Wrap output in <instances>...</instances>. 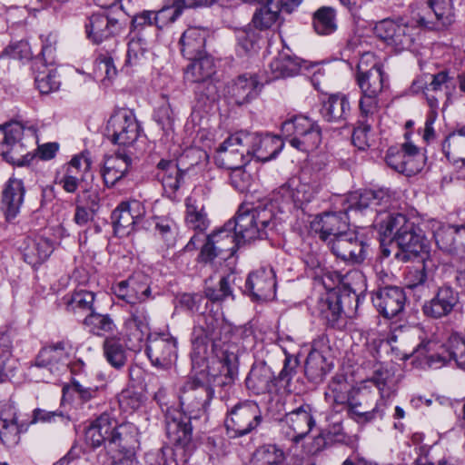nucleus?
<instances>
[{
  "instance_id": "nucleus-1",
  "label": "nucleus",
  "mask_w": 465,
  "mask_h": 465,
  "mask_svg": "<svg viewBox=\"0 0 465 465\" xmlns=\"http://www.w3.org/2000/svg\"><path fill=\"white\" fill-rule=\"evenodd\" d=\"M193 342L200 353L201 347L205 352L211 343L212 357L208 361L209 374L214 384L229 385L237 375V355L228 344L230 336L228 327L222 320L212 313L199 316L197 325L193 331Z\"/></svg>"
},
{
  "instance_id": "nucleus-2",
  "label": "nucleus",
  "mask_w": 465,
  "mask_h": 465,
  "mask_svg": "<svg viewBox=\"0 0 465 465\" xmlns=\"http://www.w3.org/2000/svg\"><path fill=\"white\" fill-rule=\"evenodd\" d=\"M35 140L34 126L25 127L19 122L0 125V156L13 165L29 164L35 157L29 149Z\"/></svg>"
},
{
  "instance_id": "nucleus-3",
  "label": "nucleus",
  "mask_w": 465,
  "mask_h": 465,
  "mask_svg": "<svg viewBox=\"0 0 465 465\" xmlns=\"http://www.w3.org/2000/svg\"><path fill=\"white\" fill-rule=\"evenodd\" d=\"M242 244L267 235V229L274 227L273 213L266 206L248 208L241 206L233 220L228 221Z\"/></svg>"
},
{
  "instance_id": "nucleus-4",
  "label": "nucleus",
  "mask_w": 465,
  "mask_h": 465,
  "mask_svg": "<svg viewBox=\"0 0 465 465\" xmlns=\"http://www.w3.org/2000/svg\"><path fill=\"white\" fill-rule=\"evenodd\" d=\"M321 190L316 179L292 177L272 193V202L282 209H303Z\"/></svg>"
},
{
  "instance_id": "nucleus-5",
  "label": "nucleus",
  "mask_w": 465,
  "mask_h": 465,
  "mask_svg": "<svg viewBox=\"0 0 465 465\" xmlns=\"http://www.w3.org/2000/svg\"><path fill=\"white\" fill-rule=\"evenodd\" d=\"M201 376L203 380L201 377L187 380L181 388L179 396L181 411L195 418L198 413L205 411L214 395V387L224 386L214 384L209 374V365L206 373H201Z\"/></svg>"
},
{
  "instance_id": "nucleus-6",
  "label": "nucleus",
  "mask_w": 465,
  "mask_h": 465,
  "mask_svg": "<svg viewBox=\"0 0 465 465\" xmlns=\"http://www.w3.org/2000/svg\"><path fill=\"white\" fill-rule=\"evenodd\" d=\"M73 346L69 341H59L43 347L36 354L35 360L27 364L26 375L35 381L45 380V373L39 374L37 371H47L54 374L67 365V361Z\"/></svg>"
},
{
  "instance_id": "nucleus-7",
  "label": "nucleus",
  "mask_w": 465,
  "mask_h": 465,
  "mask_svg": "<svg viewBox=\"0 0 465 465\" xmlns=\"http://www.w3.org/2000/svg\"><path fill=\"white\" fill-rule=\"evenodd\" d=\"M361 91L359 111L368 118L376 116L380 111V97L389 88V76L383 68L367 74L355 75Z\"/></svg>"
},
{
  "instance_id": "nucleus-8",
  "label": "nucleus",
  "mask_w": 465,
  "mask_h": 465,
  "mask_svg": "<svg viewBox=\"0 0 465 465\" xmlns=\"http://www.w3.org/2000/svg\"><path fill=\"white\" fill-rule=\"evenodd\" d=\"M282 132L289 137V143L302 152H312L322 143V130L317 122L305 115H296L285 121Z\"/></svg>"
},
{
  "instance_id": "nucleus-9",
  "label": "nucleus",
  "mask_w": 465,
  "mask_h": 465,
  "mask_svg": "<svg viewBox=\"0 0 465 465\" xmlns=\"http://www.w3.org/2000/svg\"><path fill=\"white\" fill-rule=\"evenodd\" d=\"M464 351L465 340L453 333L443 344L432 340L422 341L414 352L417 357L426 359L430 367L440 368L451 361H456Z\"/></svg>"
},
{
  "instance_id": "nucleus-10",
  "label": "nucleus",
  "mask_w": 465,
  "mask_h": 465,
  "mask_svg": "<svg viewBox=\"0 0 465 465\" xmlns=\"http://www.w3.org/2000/svg\"><path fill=\"white\" fill-rule=\"evenodd\" d=\"M242 244L228 222L219 230L207 236L199 259L203 262H211L216 257L226 260L232 257Z\"/></svg>"
},
{
  "instance_id": "nucleus-11",
  "label": "nucleus",
  "mask_w": 465,
  "mask_h": 465,
  "mask_svg": "<svg viewBox=\"0 0 465 465\" xmlns=\"http://www.w3.org/2000/svg\"><path fill=\"white\" fill-rule=\"evenodd\" d=\"M140 127L133 112L118 109L109 117L104 134L114 144L132 145L138 138Z\"/></svg>"
},
{
  "instance_id": "nucleus-12",
  "label": "nucleus",
  "mask_w": 465,
  "mask_h": 465,
  "mask_svg": "<svg viewBox=\"0 0 465 465\" xmlns=\"http://www.w3.org/2000/svg\"><path fill=\"white\" fill-rule=\"evenodd\" d=\"M262 421V412L254 401L236 404L225 419V427L231 437H242L255 430Z\"/></svg>"
},
{
  "instance_id": "nucleus-13",
  "label": "nucleus",
  "mask_w": 465,
  "mask_h": 465,
  "mask_svg": "<svg viewBox=\"0 0 465 465\" xmlns=\"http://www.w3.org/2000/svg\"><path fill=\"white\" fill-rule=\"evenodd\" d=\"M312 407L303 403L280 420L281 432L293 443L302 440L315 426Z\"/></svg>"
},
{
  "instance_id": "nucleus-14",
  "label": "nucleus",
  "mask_w": 465,
  "mask_h": 465,
  "mask_svg": "<svg viewBox=\"0 0 465 465\" xmlns=\"http://www.w3.org/2000/svg\"><path fill=\"white\" fill-rule=\"evenodd\" d=\"M431 229L437 247L451 256L465 258V224L450 225L431 221Z\"/></svg>"
},
{
  "instance_id": "nucleus-15",
  "label": "nucleus",
  "mask_w": 465,
  "mask_h": 465,
  "mask_svg": "<svg viewBox=\"0 0 465 465\" xmlns=\"http://www.w3.org/2000/svg\"><path fill=\"white\" fill-rule=\"evenodd\" d=\"M331 252L345 262L361 263L367 257L368 244L355 231L348 230L328 242Z\"/></svg>"
},
{
  "instance_id": "nucleus-16",
  "label": "nucleus",
  "mask_w": 465,
  "mask_h": 465,
  "mask_svg": "<svg viewBox=\"0 0 465 465\" xmlns=\"http://www.w3.org/2000/svg\"><path fill=\"white\" fill-rule=\"evenodd\" d=\"M348 412L358 423H368L384 415L382 401H376L375 395L366 390H355L347 401Z\"/></svg>"
},
{
  "instance_id": "nucleus-17",
  "label": "nucleus",
  "mask_w": 465,
  "mask_h": 465,
  "mask_svg": "<svg viewBox=\"0 0 465 465\" xmlns=\"http://www.w3.org/2000/svg\"><path fill=\"white\" fill-rule=\"evenodd\" d=\"M146 354L155 367L169 368L177 358V341L168 334L150 335L147 338Z\"/></svg>"
},
{
  "instance_id": "nucleus-18",
  "label": "nucleus",
  "mask_w": 465,
  "mask_h": 465,
  "mask_svg": "<svg viewBox=\"0 0 465 465\" xmlns=\"http://www.w3.org/2000/svg\"><path fill=\"white\" fill-rule=\"evenodd\" d=\"M376 33L388 45L401 51L410 48L414 42L415 26L412 23H398L383 20L376 25Z\"/></svg>"
},
{
  "instance_id": "nucleus-19",
  "label": "nucleus",
  "mask_w": 465,
  "mask_h": 465,
  "mask_svg": "<svg viewBox=\"0 0 465 465\" xmlns=\"http://www.w3.org/2000/svg\"><path fill=\"white\" fill-rule=\"evenodd\" d=\"M348 208L339 212H326L317 215L311 223L312 230L321 240L329 242L349 230Z\"/></svg>"
},
{
  "instance_id": "nucleus-20",
  "label": "nucleus",
  "mask_w": 465,
  "mask_h": 465,
  "mask_svg": "<svg viewBox=\"0 0 465 465\" xmlns=\"http://www.w3.org/2000/svg\"><path fill=\"white\" fill-rule=\"evenodd\" d=\"M191 416L181 410H168L165 414V430L170 442L177 447L188 448L192 442Z\"/></svg>"
},
{
  "instance_id": "nucleus-21",
  "label": "nucleus",
  "mask_w": 465,
  "mask_h": 465,
  "mask_svg": "<svg viewBox=\"0 0 465 465\" xmlns=\"http://www.w3.org/2000/svg\"><path fill=\"white\" fill-rule=\"evenodd\" d=\"M124 328L130 349H140L143 341L150 336V317L143 304L131 305Z\"/></svg>"
},
{
  "instance_id": "nucleus-22",
  "label": "nucleus",
  "mask_w": 465,
  "mask_h": 465,
  "mask_svg": "<svg viewBox=\"0 0 465 465\" xmlns=\"http://www.w3.org/2000/svg\"><path fill=\"white\" fill-rule=\"evenodd\" d=\"M87 38L99 45L123 31V25L118 19L106 13H96L90 15L84 25Z\"/></svg>"
},
{
  "instance_id": "nucleus-23",
  "label": "nucleus",
  "mask_w": 465,
  "mask_h": 465,
  "mask_svg": "<svg viewBox=\"0 0 465 465\" xmlns=\"http://www.w3.org/2000/svg\"><path fill=\"white\" fill-rule=\"evenodd\" d=\"M27 430L25 423L18 421L16 408L8 402L0 403V440L6 448L17 446L21 434Z\"/></svg>"
},
{
  "instance_id": "nucleus-24",
  "label": "nucleus",
  "mask_w": 465,
  "mask_h": 465,
  "mask_svg": "<svg viewBox=\"0 0 465 465\" xmlns=\"http://www.w3.org/2000/svg\"><path fill=\"white\" fill-rule=\"evenodd\" d=\"M372 303L385 318L391 319L403 313L406 304L404 291L396 286H386L372 294Z\"/></svg>"
},
{
  "instance_id": "nucleus-25",
  "label": "nucleus",
  "mask_w": 465,
  "mask_h": 465,
  "mask_svg": "<svg viewBox=\"0 0 465 465\" xmlns=\"http://www.w3.org/2000/svg\"><path fill=\"white\" fill-rule=\"evenodd\" d=\"M112 292L131 305L143 304L152 297L147 279L141 275H133L127 280L113 284Z\"/></svg>"
},
{
  "instance_id": "nucleus-26",
  "label": "nucleus",
  "mask_w": 465,
  "mask_h": 465,
  "mask_svg": "<svg viewBox=\"0 0 465 465\" xmlns=\"http://www.w3.org/2000/svg\"><path fill=\"white\" fill-rule=\"evenodd\" d=\"M108 448L120 455L136 457V451L140 449V432L137 426L132 422L119 423L117 420Z\"/></svg>"
},
{
  "instance_id": "nucleus-27",
  "label": "nucleus",
  "mask_w": 465,
  "mask_h": 465,
  "mask_svg": "<svg viewBox=\"0 0 465 465\" xmlns=\"http://www.w3.org/2000/svg\"><path fill=\"white\" fill-rule=\"evenodd\" d=\"M116 421V418L110 413H102L86 427L85 443L93 449L102 445L108 448Z\"/></svg>"
},
{
  "instance_id": "nucleus-28",
  "label": "nucleus",
  "mask_w": 465,
  "mask_h": 465,
  "mask_svg": "<svg viewBox=\"0 0 465 465\" xmlns=\"http://www.w3.org/2000/svg\"><path fill=\"white\" fill-rule=\"evenodd\" d=\"M276 282L272 269L262 268L249 274L245 288L255 300H269L275 295Z\"/></svg>"
},
{
  "instance_id": "nucleus-29",
  "label": "nucleus",
  "mask_w": 465,
  "mask_h": 465,
  "mask_svg": "<svg viewBox=\"0 0 465 465\" xmlns=\"http://www.w3.org/2000/svg\"><path fill=\"white\" fill-rule=\"evenodd\" d=\"M262 84L256 74H243L235 78L228 86V94L236 104L242 105L255 99Z\"/></svg>"
},
{
  "instance_id": "nucleus-30",
  "label": "nucleus",
  "mask_w": 465,
  "mask_h": 465,
  "mask_svg": "<svg viewBox=\"0 0 465 465\" xmlns=\"http://www.w3.org/2000/svg\"><path fill=\"white\" fill-rule=\"evenodd\" d=\"M131 165L132 158L126 153L105 155L100 170L104 184L107 187L114 186L127 174Z\"/></svg>"
},
{
  "instance_id": "nucleus-31",
  "label": "nucleus",
  "mask_w": 465,
  "mask_h": 465,
  "mask_svg": "<svg viewBox=\"0 0 465 465\" xmlns=\"http://www.w3.org/2000/svg\"><path fill=\"white\" fill-rule=\"evenodd\" d=\"M458 303V294L450 287H441L436 295L422 306L424 314L433 319L449 315Z\"/></svg>"
},
{
  "instance_id": "nucleus-32",
  "label": "nucleus",
  "mask_w": 465,
  "mask_h": 465,
  "mask_svg": "<svg viewBox=\"0 0 465 465\" xmlns=\"http://www.w3.org/2000/svg\"><path fill=\"white\" fill-rule=\"evenodd\" d=\"M156 169V176L163 185L164 194L170 199H174L183 182V171L175 161L165 159L157 163Z\"/></svg>"
},
{
  "instance_id": "nucleus-33",
  "label": "nucleus",
  "mask_w": 465,
  "mask_h": 465,
  "mask_svg": "<svg viewBox=\"0 0 465 465\" xmlns=\"http://www.w3.org/2000/svg\"><path fill=\"white\" fill-rule=\"evenodd\" d=\"M246 386L254 394L268 393L276 386V377L266 363H255L246 378Z\"/></svg>"
},
{
  "instance_id": "nucleus-34",
  "label": "nucleus",
  "mask_w": 465,
  "mask_h": 465,
  "mask_svg": "<svg viewBox=\"0 0 465 465\" xmlns=\"http://www.w3.org/2000/svg\"><path fill=\"white\" fill-rule=\"evenodd\" d=\"M25 189L22 180L11 177L2 192V208L7 219L15 218L24 203Z\"/></svg>"
},
{
  "instance_id": "nucleus-35",
  "label": "nucleus",
  "mask_w": 465,
  "mask_h": 465,
  "mask_svg": "<svg viewBox=\"0 0 465 465\" xmlns=\"http://www.w3.org/2000/svg\"><path fill=\"white\" fill-rule=\"evenodd\" d=\"M343 297V294L332 292L319 303V311L322 318L331 328L340 327V322L345 313V305H351Z\"/></svg>"
},
{
  "instance_id": "nucleus-36",
  "label": "nucleus",
  "mask_w": 465,
  "mask_h": 465,
  "mask_svg": "<svg viewBox=\"0 0 465 465\" xmlns=\"http://www.w3.org/2000/svg\"><path fill=\"white\" fill-rule=\"evenodd\" d=\"M393 241L400 249L395 253V258L401 262L409 261L410 253H418L423 247V235L414 223L409 229L403 230Z\"/></svg>"
},
{
  "instance_id": "nucleus-37",
  "label": "nucleus",
  "mask_w": 465,
  "mask_h": 465,
  "mask_svg": "<svg viewBox=\"0 0 465 465\" xmlns=\"http://www.w3.org/2000/svg\"><path fill=\"white\" fill-rule=\"evenodd\" d=\"M393 202L394 195L389 189L365 190L358 198L357 208H372L380 217L387 213L386 210L392 206Z\"/></svg>"
},
{
  "instance_id": "nucleus-38",
  "label": "nucleus",
  "mask_w": 465,
  "mask_h": 465,
  "mask_svg": "<svg viewBox=\"0 0 465 465\" xmlns=\"http://www.w3.org/2000/svg\"><path fill=\"white\" fill-rule=\"evenodd\" d=\"M441 150L449 162L465 166V126L450 133L441 143Z\"/></svg>"
},
{
  "instance_id": "nucleus-39",
  "label": "nucleus",
  "mask_w": 465,
  "mask_h": 465,
  "mask_svg": "<svg viewBox=\"0 0 465 465\" xmlns=\"http://www.w3.org/2000/svg\"><path fill=\"white\" fill-rule=\"evenodd\" d=\"M207 32L199 27H189L182 35L179 44L182 54L189 59H195L205 54Z\"/></svg>"
},
{
  "instance_id": "nucleus-40",
  "label": "nucleus",
  "mask_w": 465,
  "mask_h": 465,
  "mask_svg": "<svg viewBox=\"0 0 465 465\" xmlns=\"http://www.w3.org/2000/svg\"><path fill=\"white\" fill-rule=\"evenodd\" d=\"M140 203L138 202L122 203L112 213L114 230L121 233H129L140 219Z\"/></svg>"
},
{
  "instance_id": "nucleus-41",
  "label": "nucleus",
  "mask_w": 465,
  "mask_h": 465,
  "mask_svg": "<svg viewBox=\"0 0 465 465\" xmlns=\"http://www.w3.org/2000/svg\"><path fill=\"white\" fill-rule=\"evenodd\" d=\"M456 82L447 70H442L437 74H431V80L429 84L425 83L420 88L426 95V99L430 108H437L439 104L438 98L430 95V92H442L444 91L447 97L455 90Z\"/></svg>"
},
{
  "instance_id": "nucleus-42",
  "label": "nucleus",
  "mask_w": 465,
  "mask_h": 465,
  "mask_svg": "<svg viewBox=\"0 0 465 465\" xmlns=\"http://www.w3.org/2000/svg\"><path fill=\"white\" fill-rule=\"evenodd\" d=\"M351 112L349 98L343 94H334L328 96L322 103L321 114L330 123H339L347 119Z\"/></svg>"
},
{
  "instance_id": "nucleus-43",
  "label": "nucleus",
  "mask_w": 465,
  "mask_h": 465,
  "mask_svg": "<svg viewBox=\"0 0 465 465\" xmlns=\"http://www.w3.org/2000/svg\"><path fill=\"white\" fill-rule=\"evenodd\" d=\"M413 222L400 213H387L377 217L376 227L379 234L385 239H396L403 230L409 229Z\"/></svg>"
},
{
  "instance_id": "nucleus-44",
  "label": "nucleus",
  "mask_w": 465,
  "mask_h": 465,
  "mask_svg": "<svg viewBox=\"0 0 465 465\" xmlns=\"http://www.w3.org/2000/svg\"><path fill=\"white\" fill-rule=\"evenodd\" d=\"M283 141L277 135L255 133L252 159L267 162L275 158L283 148Z\"/></svg>"
},
{
  "instance_id": "nucleus-45",
  "label": "nucleus",
  "mask_w": 465,
  "mask_h": 465,
  "mask_svg": "<svg viewBox=\"0 0 465 465\" xmlns=\"http://www.w3.org/2000/svg\"><path fill=\"white\" fill-rule=\"evenodd\" d=\"M197 193L193 192L185 199V223L188 228L203 232L209 227V219L204 205L197 199Z\"/></svg>"
},
{
  "instance_id": "nucleus-46",
  "label": "nucleus",
  "mask_w": 465,
  "mask_h": 465,
  "mask_svg": "<svg viewBox=\"0 0 465 465\" xmlns=\"http://www.w3.org/2000/svg\"><path fill=\"white\" fill-rule=\"evenodd\" d=\"M280 5V0H268L265 5L257 8L252 18L253 27L260 31H265L277 25L281 21Z\"/></svg>"
},
{
  "instance_id": "nucleus-47",
  "label": "nucleus",
  "mask_w": 465,
  "mask_h": 465,
  "mask_svg": "<svg viewBox=\"0 0 465 465\" xmlns=\"http://www.w3.org/2000/svg\"><path fill=\"white\" fill-rule=\"evenodd\" d=\"M191 64L185 70V78L193 83H206L215 74L214 60L205 54L195 59H190Z\"/></svg>"
},
{
  "instance_id": "nucleus-48",
  "label": "nucleus",
  "mask_w": 465,
  "mask_h": 465,
  "mask_svg": "<svg viewBox=\"0 0 465 465\" xmlns=\"http://www.w3.org/2000/svg\"><path fill=\"white\" fill-rule=\"evenodd\" d=\"M269 67L272 79L291 77L300 73L302 61L282 52L270 63Z\"/></svg>"
},
{
  "instance_id": "nucleus-49",
  "label": "nucleus",
  "mask_w": 465,
  "mask_h": 465,
  "mask_svg": "<svg viewBox=\"0 0 465 465\" xmlns=\"http://www.w3.org/2000/svg\"><path fill=\"white\" fill-rule=\"evenodd\" d=\"M215 162L223 168L241 167L248 163L235 144L228 143V137L216 148Z\"/></svg>"
},
{
  "instance_id": "nucleus-50",
  "label": "nucleus",
  "mask_w": 465,
  "mask_h": 465,
  "mask_svg": "<svg viewBox=\"0 0 465 465\" xmlns=\"http://www.w3.org/2000/svg\"><path fill=\"white\" fill-rule=\"evenodd\" d=\"M52 252L53 245L47 239H28L24 249V260L28 264L35 266L45 262Z\"/></svg>"
},
{
  "instance_id": "nucleus-51",
  "label": "nucleus",
  "mask_w": 465,
  "mask_h": 465,
  "mask_svg": "<svg viewBox=\"0 0 465 465\" xmlns=\"http://www.w3.org/2000/svg\"><path fill=\"white\" fill-rule=\"evenodd\" d=\"M375 116L370 118L359 115L358 124L354 128L351 141L355 147L361 151H366L375 144V135L372 132V124Z\"/></svg>"
},
{
  "instance_id": "nucleus-52",
  "label": "nucleus",
  "mask_w": 465,
  "mask_h": 465,
  "mask_svg": "<svg viewBox=\"0 0 465 465\" xmlns=\"http://www.w3.org/2000/svg\"><path fill=\"white\" fill-rule=\"evenodd\" d=\"M365 278L361 272L358 270L349 271L344 274V280L341 288L338 293L343 294V297L349 303H358L359 293L365 290Z\"/></svg>"
},
{
  "instance_id": "nucleus-53",
  "label": "nucleus",
  "mask_w": 465,
  "mask_h": 465,
  "mask_svg": "<svg viewBox=\"0 0 465 465\" xmlns=\"http://www.w3.org/2000/svg\"><path fill=\"white\" fill-rule=\"evenodd\" d=\"M426 5L430 6L429 12L433 13L435 20H425L423 16L420 18L423 23L426 22L430 28H444L451 24L450 0H430Z\"/></svg>"
},
{
  "instance_id": "nucleus-54",
  "label": "nucleus",
  "mask_w": 465,
  "mask_h": 465,
  "mask_svg": "<svg viewBox=\"0 0 465 465\" xmlns=\"http://www.w3.org/2000/svg\"><path fill=\"white\" fill-rule=\"evenodd\" d=\"M83 324L88 331L96 336H104L113 333L116 325L109 314L98 313L91 311L84 319Z\"/></svg>"
},
{
  "instance_id": "nucleus-55",
  "label": "nucleus",
  "mask_w": 465,
  "mask_h": 465,
  "mask_svg": "<svg viewBox=\"0 0 465 465\" xmlns=\"http://www.w3.org/2000/svg\"><path fill=\"white\" fill-rule=\"evenodd\" d=\"M104 355L111 366L119 370L127 361V352L120 338L107 337L103 344Z\"/></svg>"
},
{
  "instance_id": "nucleus-56",
  "label": "nucleus",
  "mask_w": 465,
  "mask_h": 465,
  "mask_svg": "<svg viewBox=\"0 0 465 465\" xmlns=\"http://www.w3.org/2000/svg\"><path fill=\"white\" fill-rule=\"evenodd\" d=\"M66 310L71 312H84L94 311L95 293L91 291L79 289L64 298Z\"/></svg>"
},
{
  "instance_id": "nucleus-57",
  "label": "nucleus",
  "mask_w": 465,
  "mask_h": 465,
  "mask_svg": "<svg viewBox=\"0 0 465 465\" xmlns=\"http://www.w3.org/2000/svg\"><path fill=\"white\" fill-rule=\"evenodd\" d=\"M312 26L320 35H328L337 29L336 12L329 6L319 8L312 16Z\"/></svg>"
},
{
  "instance_id": "nucleus-58",
  "label": "nucleus",
  "mask_w": 465,
  "mask_h": 465,
  "mask_svg": "<svg viewBox=\"0 0 465 465\" xmlns=\"http://www.w3.org/2000/svg\"><path fill=\"white\" fill-rule=\"evenodd\" d=\"M184 8H188L184 0H174L171 5H163L160 10L154 12L155 26L158 29H163L175 22Z\"/></svg>"
},
{
  "instance_id": "nucleus-59",
  "label": "nucleus",
  "mask_w": 465,
  "mask_h": 465,
  "mask_svg": "<svg viewBox=\"0 0 465 465\" xmlns=\"http://www.w3.org/2000/svg\"><path fill=\"white\" fill-rule=\"evenodd\" d=\"M404 174L411 176L423 168L426 157L423 152L411 142L404 143Z\"/></svg>"
},
{
  "instance_id": "nucleus-60",
  "label": "nucleus",
  "mask_w": 465,
  "mask_h": 465,
  "mask_svg": "<svg viewBox=\"0 0 465 465\" xmlns=\"http://www.w3.org/2000/svg\"><path fill=\"white\" fill-rule=\"evenodd\" d=\"M326 360L318 351H312L305 361V375L313 381L319 382L328 372Z\"/></svg>"
},
{
  "instance_id": "nucleus-61",
  "label": "nucleus",
  "mask_w": 465,
  "mask_h": 465,
  "mask_svg": "<svg viewBox=\"0 0 465 465\" xmlns=\"http://www.w3.org/2000/svg\"><path fill=\"white\" fill-rule=\"evenodd\" d=\"M352 391V387L345 377L339 375L331 379L325 395L336 404H345L351 398Z\"/></svg>"
},
{
  "instance_id": "nucleus-62",
  "label": "nucleus",
  "mask_w": 465,
  "mask_h": 465,
  "mask_svg": "<svg viewBox=\"0 0 465 465\" xmlns=\"http://www.w3.org/2000/svg\"><path fill=\"white\" fill-rule=\"evenodd\" d=\"M47 64L42 65V69L38 71L35 77L36 88L41 94H48L59 89L60 81L58 80L57 72L46 66Z\"/></svg>"
},
{
  "instance_id": "nucleus-63",
  "label": "nucleus",
  "mask_w": 465,
  "mask_h": 465,
  "mask_svg": "<svg viewBox=\"0 0 465 465\" xmlns=\"http://www.w3.org/2000/svg\"><path fill=\"white\" fill-rule=\"evenodd\" d=\"M260 465H287V456L282 449L274 444L262 446L256 451Z\"/></svg>"
},
{
  "instance_id": "nucleus-64",
  "label": "nucleus",
  "mask_w": 465,
  "mask_h": 465,
  "mask_svg": "<svg viewBox=\"0 0 465 465\" xmlns=\"http://www.w3.org/2000/svg\"><path fill=\"white\" fill-rule=\"evenodd\" d=\"M148 52L147 43L141 37H133L127 44L125 64L130 66H137L143 64Z\"/></svg>"
}]
</instances>
